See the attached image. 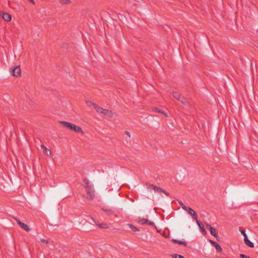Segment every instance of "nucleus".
Masks as SVG:
<instances>
[{
    "label": "nucleus",
    "mask_w": 258,
    "mask_h": 258,
    "mask_svg": "<svg viewBox=\"0 0 258 258\" xmlns=\"http://www.w3.org/2000/svg\"><path fill=\"white\" fill-rule=\"evenodd\" d=\"M0 16L7 22H10L12 20V16L10 14L0 11Z\"/></svg>",
    "instance_id": "7"
},
{
    "label": "nucleus",
    "mask_w": 258,
    "mask_h": 258,
    "mask_svg": "<svg viewBox=\"0 0 258 258\" xmlns=\"http://www.w3.org/2000/svg\"><path fill=\"white\" fill-rule=\"evenodd\" d=\"M90 219L92 220V221L95 223L96 225H97V226L100 228H104V229H106V228H108V225L106 223H101V224H97L95 220L92 218V217L90 218Z\"/></svg>",
    "instance_id": "13"
},
{
    "label": "nucleus",
    "mask_w": 258,
    "mask_h": 258,
    "mask_svg": "<svg viewBox=\"0 0 258 258\" xmlns=\"http://www.w3.org/2000/svg\"><path fill=\"white\" fill-rule=\"evenodd\" d=\"M71 3L70 0H60V3L62 5H67Z\"/></svg>",
    "instance_id": "20"
},
{
    "label": "nucleus",
    "mask_w": 258,
    "mask_h": 258,
    "mask_svg": "<svg viewBox=\"0 0 258 258\" xmlns=\"http://www.w3.org/2000/svg\"><path fill=\"white\" fill-rule=\"evenodd\" d=\"M138 223L141 225L147 224L149 225H153L154 223L153 222L149 221L147 219L144 218H139Z\"/></svg>",
    "instance_id": "6"
},
{
    "label": "nucleus",
    "mask_w": 258,
    "mask_h": 258,
    "mask_svg": "<svg viewBox=\"0 0 258 258\" xmlns=\"http://www.w3.org/2000/svg\"><path fill=\"white\" fill-rule=\"evenodd\" d=\"M148 188L149 190H154L155 192H163L165 195H168V194L167 192H166L165 190H164L163 189H162V188H161L160 187L154 186L153 185H152V184L149 185V186Z\"/></svg>",
    "instance_id": "5"
},
{
    "label": "nucleus",
    "mask_w": 258,
    "mask_h": 258,
    "mask_svg": "<svg viewBox=\"0 0 258 258\" xmlns=\"http://www.w3.org/2000/svg\"><path fill=\"white\" fill-rule=\"evenodd\" d=\"M172 241L174 242L177 243L179 244L184 245V246H186V243L184 242H183V241H181L180 240H176V239H173Z\"/></svg>",
    "instance_id": "18"
},
{
    "label": "nucleus",
    "mask_w": 258,
    "mask_h": 258,
    "mask_svg": "<svg viewBox=\"0 0 258 258\" xmlns=\"http://www.w3.org/2000/svg\"><path fill=\"white\" fill-rule=\"evenodd\" d=\"M210 231L211 233V234L213 235L214 237L217 238L218 237V232L216 228L210 227Z\"/></svg>",
    "instance_id": "15"
},
{
    "label": "nucleus",
    "mask_w": 258,
    "mask_h": 258,
    "mask_svg": "<svg viewBox=\"0 0 258 258\" xmlns=\"http://www.w3.org/2000/svg\"><path fill=\"white\" fill-rule=\"evenodd\" d=\"M181 208H182V209H183L184 210H185V211H187V210H188V209L189 208V207H186L184 205H183L182 207H181Z\"/></svg>",
    "instance_id": "25"
},
{
    "label": "nucleus",
    "mask_w": 258,
    "mask_h": 258,
    "mask_svg": "<svg viewBox=\"0 0 258 258\" xmlns=\"http://www.w3.org/2000/svg\"><path fill=\"white\" fill-rule=\"evenodd\" d=\"M239 256L241 258H250L249 256H248L244 254H240L239 255Z\"/></svg>",
    "instance_id": "23"
},
{
    "label": "nucleus",
    "mask_w": 258,
    "mask_h": 258,
    "mask_svg": "<svg viewBox=\"0 0 258 258\" xmlns=\"http://www.w3.org/2000/svg\"><path fill=\"white\" fill-rule=\"evenodd\" d=\"M87 102L89 103L91 105L93 106L94 108L96 109L98 113H101L103 114L104 115L109 117H111L113 116V112L111 110L103 109V108L99 106L97 104L91 101H87Z\"/></svg>",
    "instance_id": "2"
},
{
    "label": "nucleus",
    "mask_w": 258,
    "mask_h": 258,
    "mask_svg": "<svg viewBox=\"0 0 258 258\" xmlns=\"http://www.w3.org/2000/svg\"><path fill=\"white\" fill-rule=\"evenodd\" d=\"M206 226L209 229V230L210 229V227H212L210 225H209V224H206Z\"/></svg>",
    "instance_id": "28"
},
{
    "label": "nucleus",
    "mask_w": 258,
    "mask_h": 258,
    "mask_svg": "<svg viewBox=\"0 0 258 258\" xmlns=\"http://www.w3.org/2000/svg\"><path fill=\"white\" fill-rule=\"evenodd\" d=\"M174 258H185V257L180 254H175Z\"/></svg>",
    "instance_id": "21"
},
{
    "label": "nucleus",
    "mask_w": 258,
    "mask_h": 258,
    "mask_svg": "<svg viewBox=\"0 0 258 258\" xmlns=\"http://www.w3.org/2000/svg\"><path fill=\"white\" fill-rule=\"evenodd\" d=\"M128 226L130 227V228L134 231H139V229L135 226H134V225H133L132 224H128Z\"/></svg>",
    "instance_id": "19"
},
{
    "label": "nucleus",
    "mask_w": 258,
    "mask_h": 258,
    "mask_svg": "<svg viewBox=\"0 0 258 258\" xmlns=\"http://www.w3.org/2000/svg\"><path fill=\"white\" fill-rule=\"evenodd\" d=\"M84 182L85 184V188L88 195L87 198L90 200H92L95 196L93 185L88 179H85Z\"/></svg>",
    "instance_id": "1"
},
{
    "label": "nucleus",
    "mask_w": 258,
    "mask_h": 258,
    "mask_svg": "<svg viewBox=\"0 0 258 258\" xmlns=\"http://www.w3.org/2000/svg\"><path fill=\"white\" fill-rule=\"evenodd\" d=\"M16 221L17 224L24 230H25L26 231H29L30 230V229L29 228V226L21 222L20 220L16 219Z\"/></svg>",
    "instance_id": "9"
},
{
    "label": "nucleus",
    "mask_w": 258,
    "mask_h": 258,
    "mask_svg": "<svg viewBox=\"0 0 258 258\" xmlns=\"http://www.w3.org/2000/svg\"><path fill=\"white\" fill-rule=\"evenodd\" d=\"M104 212H105L106 214L108 216H111L114 214V212L113 210L111 209H108L106 208H102V209Z\"/></svg>",
    "instance_id": "17"
},
{
    "label": "nucleus",
    "mask_w": 258,
    "mask_h": 258,
    "mask_svg": "<svg viewBox=\"0 0 258 258\" xmlns=\"http://www.w3.org/2000/svg\"><path fill=\"white\" fill-rule=\"evenodd\" d=\"M209 241L213 245H214L215 247L216 250L219 251H222V249L221 246L218 243L212 240H210Z\"/></svg>",
    "instance_id": "12"
},
{
    "label": "nucleus",
    "mask_w": 258,
    "mask_h": 258,
    "mask_svg": "<svg viewBox=\"0 0 258 258\" xmlns=\"http://www.w3.org/2000/svg\"><path fill=\"white\" fill-rule=\"evenodd\" d=\"M179 204L180 205L181 207H182L184 204L182 202H180Z\"/></svg>",
    "instance_id": "31"
},
{
    "label": "nucleus",
    "mask_w": 258,
    "mask_h": 258,
    "mask_svg": "<svg viewBox=\"0 0 258 258\" xmlns=\"http://www.w3.org/2000/svg\"><path fill=\"white\" fill-rule=\"evenodd\" d=\"M190 215L193 217V218L196 220L198 219V215L196 212L190 207L186 211Z\"/></svg>",
    "instance_id": "10"
},
{
    "label": "nucleus",
    "mask_w": 258,
    "mask_h": 258,
    "mask_svg": "<svg viewBox=\"0 0 258 258\" xmlns=\"http://www.w3.org/2000/svg\"><path fill=\"white\" fill-rule=\"evenodd\" d=\"M61 123L63 125V126L67 128H69L71 130L74 131L77 133H80L83 134V131L82 129L72 123L67 122V121H61Z\"/></svg>",
    "instance_id": "3"
},
{
    "label": "nucleus",
    "mask_w": 258,
    "mask_h": 258,
    "mask_svg": "<svg viewBox=\"0 0 258 258\" xmlns=\"http://www.w3.org/2000/svg\"><path fill=\"white\" fill-rule=\"evenodd\" d=\"M41 241L43 243H48V241L46 239H41Z\"/></svg>",
    "instance_id": "26"
},
{
    "label": "nucleus",
    "mask_w": 258,
    "mask_h": 258,
    "mask_svg": "<svg viewBox=\"0 0 258 258\" xmlns=\"http://www.w3.org/2000/svg\"><path fill=\"white\" fill-rule=\"evenodd\" d=\"M196 222H197L198 225L199 226L200 230H201L202 233L204 235H206L207 233L206 229L204 227V225L202 224H201V223L198 219L196 220Z\"/></svg>",
    "instance_id": "11"
},
{
    "label": "nucleus",
    "mask_w": 258,
    "mask_h": 258,
    "mask_svg": "<svg viewBox=\"0 0 258 258\" xmlns=\"http://www.w3.org/2000/svg\"><path fill=\"white\" fill-rule=\"evenodd\" d=\"M155 111L156 112H159V113H162V114H164L163 111H162V110L159 109L158 108H155Z\"/></svg>",
    "instance_id": "24"
},
{
    "label": "nucleus",
    "mask_w": 258,
    "mask_h": 258,
    "mask_svg": "<svg viewBox=\"0 0 258 258\" xmlns=\"http://www.w3.org/2000/svg\"><path fill=\"white\" fill-rule=\"evenodd\" d=\"M125 135H126V136H127L129 138H130V137H131V134H130V133L128 132H127V131H126V132H125Z\"/></svg>",
    "instance_id": "27"
},
{
    "label": "nucleus",
    "mask_w": 258,
    "mask_h": 258,
    "mask_svg": "<svg viewBox=\"0 0 258 258\" xmlns=\"http://www.w3.org/2000/svg\"><path fill=\"white\" fill-rule=\"evenodd\" d=\"M29 1H30V2H31L33 5L35 4V2H34V0H29Z\"/></svg>",
    "instance_id": "30"
},
{
    "label": "nucleus",
    "mask_w": 258,
    "mask_h": 258,
    "mask_svg": "<svg viewBox=\"0 0 258 258\" xmlns=\"http://www.w3.org/2000/svg\"><path fill=\"white\" fill-rule=\"evenodd\" d=\"M173 95L175 98H176L177 100L181 102L183 104H186L187 102V101L186 98L182 96L179 93L177 92H173Z\"/></svg>",
    "instance_id": "4"
},
{
    "label": "nucleus",
    "mask_w": 258,
    "mask_h": 258,
    "mask_svg": "<svg viewBox=\"0 0 258 258\" xmlns=\"http://www.w3.org/2000/svg\"><path fill=\"white\" fill-rule=\"evenodd\" d=\"M244 241L246 245L250 247H253L254 244L251 242L247 238V236H245V238H244Z\"/></svg>",
    "instance_id": "16"
},
{
    "label": "nucleus",
    "mask_w": 258,
    "mask_h": 258,
    "mask_svg": "<svg viewBox=\"0 0 258 258\" xmlns=\"http://www.w3.org/2000/svg\"><path fill=\"white\" fill-rule=\"evenodd\" d=\"M240 231L241 233L244 236V238H245V236H247L245 231L244 230H241V229H240Z\"/></svg>",
    "instance_id": "22"
},
{
    "label": "nucleus",
    "mask_w": 258,
    "mask_h": 258,
    "mask_svg": "<svg viewBox=\"0 0 258 258\" xmlns=\"http://www.w3.org/2000/svg\"><path fill=\"white\" fill-rule=\"evenodd\" d=\"M13 76L19 77L21 75V70L20 66H17L14 68L11 72Z\"/></svg>",
    "instance_id": "8"
},
{
    "label": "nucleus",
    "mask_w": 258,
    "mask_h": 258,
    "mask_svg": "<svg viewBox=\"0 0 258 258\" xmlns=\"http://www.w3.org/2000/svg\"><path fill=\"white\" fill-rule=\"evenodd\" d=\"M206 226L209 229V230L210 229V227H212L210 225H209V224H206Z\"/></svg>",
    "instance_id": "29"
},
{
    "label": "nucleus",
    "mask_w": 258,
    "mask_h": 258,
    "mask_svg": "<svg viewBox=\"0 0 258 258\" xmlns=\"http://www.w3.org/2000/svg\"><path fill=\"white\" fill-rule=\"evenodd\" d=\"M41 149L43 150V153L44 154L46 155L47 156L51 155V152L49 150H48L46 147H45L44 145L41 146Z\"/></svg>",
    "instance_id": "14"
}]
</instances>
